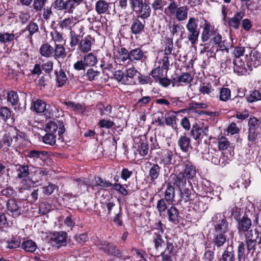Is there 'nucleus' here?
Wrapping results in <instances>:
<instances>
[{"instance_id": "25", "label": "nucleus", "mask_w": 261, "mask_h": 261, "mask_svg": "<svg viewBox=\"0 0 261 261\" xmlns=\"http://www.w3.org/2000/svg\"><path fill=\"white\" fill-rule=\"evenodd\" d=\"M247 250L245 249V244L242 242L238 247L237 257L236 261H256L257 257H253L251 260H247Z\"/></svg>"}, {"instance_id": "27", "label": "nucleus", "mask_w": 261, "mask_h": 261, "mask_svg": "<svg viewBox=\"0 0 261 261\" xmlns=\"http://www.w3.org/2000/svg\"><path fill=\"white\" fill-rule=\"evenodd\" d=\"M63 103L65 106L69 107L72 111L76 112L84 113L86 110V107L85 103H75L71 101H65Z\"/></svg>"}, {"instance_id": "54", "label": "nucleus", "mask_w": 261, "mask_h": 261, "mask_svg": "<svg viewBox=\"0 0 261 261\" xmlns=\"http://www.w3.org/2000/svg\"><path fill=\"white\" fill-rule=\"evenodd\" d=\"M17 172L18 177L19 178H23L27 176L30 173L28 165H20L17 169Z\"/></svg>"}, {"instance_id": "26", "label": "nucleus", "mask_w": 261, "mask_h": 261, "mask_svg": "<svg viewBox=\"0 0 261 261\" xmlns=\"http://www.w3.org/2000/svg\"><path fill=\"white\" fill-rule=\"evenodd\" d=\"M7 206L8 211L12 213L14 217H18L20 215V208L15 199L8 200Z\"/></svg>"}, {"instance_id": "5", "label": "nucleus", "mask_w": 261, "mask_h": 261, "mask_svg": "<svg viewBox=\"0 0 261 261\" xmlns=\"http://www.w3.org/2000/svg\"><path fill=\"white\" fill-rule=\"evenodd\" d=\"M99 249L102 250L108 255L120 257L121 252L117 247L109 242L105 241H100L98 244Z\"/></svg>"}, {"instance_id": "39", "label": "nucleus", "mask_w": 261, "mask_h": 261, "mask_svg": "<svg viewBox=\"0 0 261 261\" xmlns=\"http://www.w3.org/2000/svg\"><path fill=\"white\" fill-rule=\"evenodd\" d=\"M230 142L228 139L223 136H219L218 138V148L220 151L227 149L230 147Z\"/></svg>"}, {"instance_id": "63", "label": "nucleus", "mask_w": 261, "mask_h": 261, "mask_svg": "<svg viewBox=\"0 0 261 261\" xmlns=\"http://www.w3.org/2000/svg\"><path fill=\"white\" fill-rule=\"evenodd\" d=\"M54 63L53 61H48L42 64L41 65L42 70H43L46 74L50 75L53 70Z\"/></svg>"}, {"instance_id": "33", "label": "nucleus", "mask_w": 261, "mask_h": 261, "mask_svg": "<svg viewBox=\"0 0 261 261\" xmlns=\"http://www.w3.org/2000/svg\"><path fill=\"white\" fill-rule=\"evenodd\" d=\"M75 23L73 21V17H69L60 21L58 25L61 30H71L72 27H73Z\"/></svg>"}, {"instance_id": "13", "label": "nucleus", "mask_w": 261, "mask_h": 261, "mask_svg": "<svg viewBox=\"0 0 261 261\" xmlns=\"http://www.w3.org/2000/svg\"><path fill=\"white\" fill-rule=\"evenodd\" d=\"M13 139L16 141L18 140L17 134L12 137L10 133H6L3 135V138L0 140V150L2 148L4 151L8 150L9 147L12 145Z\"/></svg>"}, {"instance_id": "32", "label": "nucleus", "mask_w": 261, "mask_h": 261, "mask_svg": "<svg viewBox=\"0 0 261 261\" xmlns=\"http://www.w3.org/2000/svg\"><path fill=\"white\" fill-rule=\"evenodd\" d=\"M53 55L54 58L56 60L65 57L66 53L64 46L60 44L55 43Z\"/></svg>"}, {"instance_id": "53", "label": "nucleus", "mask_w": 261, "mask_h": 261, "mask_svg": "<svg viewBox=\"0 0 261 261\" xmlns=\"http://www.w3.org/2000/svg\"><path fill=\"white\" fill-rule=\"evenodd\" d=\"M139 75L138 76V80L139 84L140 85L150 84L151 85L153 83V80L150 77V75H145L138 72Z\"/></svg>"}, {"instance_id": "42", "label": "nucleus", "mask_w": 261, "mask_h": 261, "mask_svg": "<svg viewBox=\"0 0 261 261\" xmlns=\"http://www.w3.org/2000/svg\"><path fill=\"white\" fill-rule=\"evenodd\" d=\"M165 199L168 203H172L175 197L174 188L173 186L168 185L165 193Z\"/></svg>"}, {"instance_id": "14", "label": "nucleus", "mask_w": 261, "mask_h": 261, "mask_svg": "<svg viewBox=\"0 0 261 261\" xmlns=\"http://www.w3.org/2000/svg\"><path fill=\"white\" fill-rule=\"evenodd\" d=\"M205 131H208L207 128L200 127L196 122L194 123L192 125V129L190 132V135L195 140H199L203 138L205 135Z\"/></svg>"}, {"instance_id": "38", "label": "nucleus", "mask_w": 261, "mask_h": 261, "mask_svg": "<svg viewBox=\"0 0 261 261\" xmlns=\"http://www.w3.org/2000/svg\"><path fill=\"white\" fill-rule=\"evenodd\" d=\"M178 5L174 0H170L168 6L164 9V13L170 16L174 15L178 9Z\"/></svg>"}, {"instance_id": "46", "label": "nucleus", "mask_w": 261, "mask_h": 261, "mask_svg": "<svg viewBox=\"0 0 261 261\" xmlns=\"http://www.w3.org/2000/svg\"><path fill=\"white\" fill-rule=\"evenodd\" d=\"M12 111L7 107H2L0 108V119L4 122L11 117Z\"/></svg>"}, {"instance_id": "35", "label": "nucleus", "mask_w": 261, "mask_h": 261, "mask_svg": "<svg viewBox=\"0 0 261 261\" xmlns=\"http://www.w3.org/2000/svg\"><path fill=\"white\" fill-rule=\"evenodd\" d=\"M83 60L85 62L86 67H93L97 63V59L96 56L93 53H88L84 55Z\"/></svg>"}, {"instance_id": "49", "label": "nucleus", "mask_w": 261, "mask_h": 261, "mask_svg": "<svg viewBox=\"0 0 261 261\" xmlns=\"http://www.w3.org/2000/svg\"><path fill=\"white\" fill-rule=\"evenodd\" d=\"M153 240L154 243L155 248L157 250L164 244V241L162 239V234L159 232H154Z\"/></svg>"}, {"instance_id": "30", "label": "nucleus", "mask_w": 261, "mask_h": 261, "mask_svg": "<svg viewBox=\"0 0 261 261\" xmlns=\"http://www.w3.org/2000/svg\"><path fill=\"white\" fill-rule=\"evenodd\" d=\"M39 53L43 57H50L53 56L54 47L48 43H43L39 48Z\"/></svg>"}, {"instance_id": "47", "label": "nucleus", "mask_w": 261, "mask_h": 261, "mask_svg": "<svg viewBox=\"0 0 261 261\" xmlns=\"http://www.w3.org/2000/svg\"><path fill=\"white\" fill-rule=\"evenodd\" d=\"M223 261H233L234 259V251L232 246H228L222 255Z\"/></svg>"}, {"instance_id": "21", "label": "nucleus", "mask_w": 261, "mask_h": 261, "mask_svg": "<svg viewBox=\"0 0 261 261\" xmlns=\"http://www.w3.org/2000/svg\"><path fill=\"white\" fill-rule=\"evenodd\" d=\"M191 139L189 137L186 135H182L179 138L177 144L182 151L188 152L191 148Z\"/></svg>"}, {"instance_id": "51", "label": "nucleus", "mask_w": 261, "mask_h": 261, "mask_svg": "<svg viewBox=\"0 0 261 261\" xmlns=\"http://www.w3.org/2000/svg\"><path fill=\"white\" fill-rule=\"evenodd\" d=\"M43 143L51 146L55 144L56 142V135L50 133H46L42 138Z\"/></svg>"}, {"instance_id": "29", "label": "nucleus", "mask_w": 261, "mask_h": 261, "mask_svg": "<svg viewBox=\"0 0 261 261\" xmlns=\"http://www.w3.org/2000/svg\"><path fill=\"white\" fill-rule=\"evenodd\" d=\"M168 220L173 223L178 222L179 212L174 206H171L167 212Z\"/></svg>"}, {"instance_id": "48", "label": "nucleus", "mask_w": 261, "mask_h": 261, "mask_svg": "<svg viewBox=\"0 0 261 261\" xmlns=\"http://www.w3.org/2000/svg\"><path fill=\"white\" fill-rule=\"evenodd\" d=\"M213 91L214 89L213 88L212 85L210 83H203L200 84L199 87V92H200L201 94H202L203 95H209Z\"/></svg>"}, {"instance_id": "17", "label": "nucleus", "mask_w": 261, "mask_h": 261, "mask_svg": "<svg viewBox=\"0 0 261 261\" xmlns=\"http://www.w3.org/2000/svg\"><path fill=\"white\" fill-rule=\"evenodd\" d=\"M256 244V239L245 240L247 248V260H251L253 257H257V253L255 252V246Z\"/></svg>"}, {"instance_id": "2", "label": "nucleus", "mask_w": 261, "mask_h": 261, "mask_svg": "<svg viewBox=\"0 0 261 261\" xmlns=\"http://www.w3.org/2000/svg\"><path fill=\"white\" fill-rule=\"evenodd\" d=\"M248 146L251 147L257 141L261 131V118L251 115L247 123Z\"/></svg>"}, {"instance_id": "64", "label": "nucleus", "mask_w": 261, "mask_h": 261, "mask_svg": "<svg viewBox=\"0 0 261 261\" xmlns=\"http://www.w3.org/2000/svg\"><path fill=\"white\" fill-rule=\"evenodd\" d=\"M250 112L248 110L245 109L242 112H237L235 117L237 119L243 121L250 117Z\"/></svg>"}, {"instance_id": "45", "label": "nucleus", "mask_w": 261, "mask_h": 261, "mask_svg": "<svg viewBox=\"0 0 261 261\" xmlns=\"http://www.w3.org/2000/svg\"><path fill=\"white\" fill-rule=\"evenodd\" d=\"M148 149V144L146 139H141L139 143L138 149L140 154L142 156L147 154Z\"/></svg>"}, {"instance_id": "61", "label": "nucleus", "mask_w": 261, "mask_h": 261, "mask_svg": "<svg viewBox=\"0 0 261 261\" xmlns=\"http://www.w3.org/2000/svg\"><path fill=\"white\" fill-rule=\"evenodd\" d=\"M57 129V123L54 121H50L46 125L45 131L46 133L55 134Z\"/></svg>"}, {"instance_id": "40", "label": "nucleus", "mask_w": 261, "mask_h": 261, "mask_svg": "<svg viewBox=\"0 0 261 261\" xmlns=\"http://www.w3.org/2000/svg\"><path fill=\"white\" fill-rule=\"evenodd\" d=\"M100 75V71L95 70L92 68L88 69L85 74L87 80L90 82L97 80Z\"/></svg>"}, {"instance_id": "20", "label": "nucleus", "mask_w": 261, "mask_h": 261, "mask_svg": "<svg viewBox=\"0 0 261 261\" xmlns=\"http://www.w3.org/2000/svg\"><path fill=\"white\" fill-rule=\"evenodd\" d=\"M46 103L41 99L32 101L31 110L36 113H42L46 110Z\"/></svg>"}, {"instance_id": "57", "label": "nucleus", "mask_w": 261, "mask_h": 261, "mask_svg": "<svg viewBox=\"0 0 261 261\" xmlns=\"http://www.w3.org/2000/svg\"><path fill=\"white\" fill-rule=\"evenodd\" d=\"M226 242V237L223 233H217L215 237V245L218 247H221Z\"/></svg>"}, {"instance_id": "15", "label": "nucleus", "mask_w": 261, "mask_h": 261, "mask_svg": "<svg viewBox=\"0 0 261 261\" xmlns=\"http://www.w3.org/2000/svg\"><path fill=\"white\" fill-rule=\"evenodd\" d=\"M246 101L252 103L261 100V86L257 88H254L249 91L248 94L246 96Z\"/></svg>"}, {"instance_id": "62", "label": "nucleus", "mask_w": 261, "mask_h": 261, "mask_svg": "<svg viewBox=\"0 0 261 261\" xmlns=\"http://www.w3.org/2000/svg\"><path fill=\"white\" fill-rule=\"evenodd\" d=\"M42 11H43V18L45 20H48L53 14L54 8L51 5L50 6L45 7V6Z\"/></svg>"}, {"instance_id": "4", "label": "nucleus", "mask_w": 261, "mask_h": 261, "mask_svg": "<svg viewBox=\"0 0 261 261\" xmlns=\"http://www.w3.org/2000/svg\"><path fill=\"white\" fill-rule=\"evenodd\" d=\"M27 157L37 163H49L51 161V158L47 152L43 151L30 150Z\"/></svg>"}, {"instance_id": "41", "label": "nucleus", "mask_w": 261, "mask_h": 261, "mask_svg": "<svg viewBox=\"0 0 261 261\" xmlns=\"http://www.w3.org/2000/svg\"><path fill=\"white\" fill-rule=\"evenodd\" d=\"M164 43L165 49L164 50V55H170L172 54V50L175 49L173 46V39L170 37H166Z\"/></svg>"}, {"instance_id": "19", "label": "nucleus", "mask_w": 261, "mask_h": 261, "mask_svg": "<svg viewBox=\"0 0 261 261\" xmlns=\"http://www.w3.org/2000/svg\"><path fill=\"white\" fill-rule=\"evenodd\" d=\"M91 37L87 35L82 38L79 43L77 49L83 53H87L91 50L92 43L91 42Z\"/></svg>"}, {"instance_id": "28", "label": "nucleus", "mask_w": 261, "mask_h": 261, "mask_svg": "<svg viewBox=\"0 0 261 261\" xmlns=\"http://www.w3.org/2000/svg\"><path fill=\"white\" fill-rule=\"evenodd\" d=\"M215 229L216 232L219 233L224 234L228 231V224L224 217L215 225Z\"/></svg>"}, {"instance_id": "10", "label": "nucleus", "mask_w": 261, "mask_h": 261, "mask_svg": "<svg viewBox=\"0 0 261 261\" xmlns=\"http://www.w3.org/2000/svg\"><path fill=\"white\" fill-rule=\"evenodd\" d=\"M145 27V23L141 22L139 17H134L132 19L130 28V32L136 36L140 35L144 31Z\"/></svg>"}, {"instance_id": "58", "label": "nucleus", "mask_w": 261, "mask_h": 261, "mask_svg": "<svg viewBox=\"0 0 261 261\" xmlns=\"http://www.w3.org/2000/svg\"><path fill=\"white\" fill-rule=\"evenodd\" d=\"M115 125V123L110 119H102L99 120L98 125L100 128L109 129L112 128Z\"/></svg>"}, {"instance_id": "23", "label": "nucleus", "mask_w": 261, "mask_h": 261, "mask_svg": "<svg viewBox=\"0 0 261 261\" xmlns=\"http://www.w3.org/2000/svg\"><path fill=\"white\" fill-rule=\"evenodd\" d=\"M138 72H139L135 67L126 69L124 72L126 85H135L136 82L134 80V77Z\"/></svg>"}, {"instance_id": "16", "label": "nucleus", "mask_w": 261, "mask_h": 261, "mask_svg": "<svg viewBox=\"0 0 261 261\" xmlns=\"http://www.w3.org/2000/svg\"><path fill=\"white\" fill-rule=\"evenodd\" d=\"M55 81L58 88L63 87L65 85L68 80L64 70L61 68L59 70H55Z\"/></svg>"}, {"instance_id": "7", "label": "nucleus", "mask_w": 261, "mask_h": 261, "mask_svg": "<svg viewBox=\"0 0 261 261\" xmlns=\"http://www.w3.org/2000/svg\"><path fill=\"white\" fill-rule=\"evenodd\" d=\"M261 65V54L256 50H252L247 62L249 71H251L253 68Z\"/></svg>"}, {"instance_id": "37", "label": "nucleus", "mask_w": 261, "mask_h": 261, "mask_svg": "<svg viewBox=\"0 0 261 261\" xmlns=\"http://www.w3.org/2000/svg\"><path fill=\"white\" fill-rule=\"evenodd\" d=\"M129 55V60L131 61L141 60L144 56V53L140 48L130 50Z\"/></svg>"}, {"instance_id": "24", "label": "nucleus", "mask_w": 261, "mask_h": 261, "mask_svg": "<svg viewBox=\"0 0 261 261\" xmlns=\"http://www.w3.org/2000/svg\"><path fill=\"white\" fill-rule=\"evenodd\" d=\"M29 31V34L27 38L29 39L31 42L33 41V35L39 32V27L37 23L34 21H31L25 29L22 30V33L25 31Z\"/></svg>"}, {"instance_id": "59", "label": "nucleus", "mask_w": 261, "mask_h": 261, "mask_svg": "<svg viewBox=\"0 0 261 261\" xmlns=\"http://www.w3.org/2000/svg\"><path fill=\"white\" fill-rule=\"evenodd\" d=\"M163 71L164 70L161 68L160 66H158L154 69H153L149 75L150 76L151 75V76L156 81H158V80L162 77L163 76Z\"/></svg>"}, {"instance_id": "11", "label": "nucleus", "mask_w": 261, "mask_h": 261, "mask_svg": "<svg viewBox=\"0 0 261 261\" xmlns=\"http://www.w3.org/2000/svg\"><path fill=\"white\" fill-rule=\"evenodd\" d=\"M135 13L138 15V17L144 20L149 17L151 13L149 2L144 1L143 5L140 7Z\"/></svg>"}, {"instance_id": "55", "label": "nucleus", "mask_w": 261, "mask_h": 261, "mask_svg": "<svg viewBox=\"0 0 261 261\" xmlns=\"http://www.w3.org/2000/svg\"><path fill=\"white\" fill-rule=\"evenodd\" d=\"M113 77L118 82L126 85L124 72L118 70L114 72Z\"/></svg>"}, {"instance_id": "6", "label": "nucleus", "mask_w": 261, "mask_h": 261, "mask_svg": "<svg viewBox=\"0 0 261 261\" xmlns=\"http://www.w3.org/2000/svg\"><path fill=\"white\" fill-rule=\"evenodd\" d=\"M51 5L55 13L66 10L70 12L73 10V6L69 0H55Z\"/></svg>"}, {"instance_id": "52", "label": "nucleus", "mask_w": 261, "mask_h": 261, "mask_svg": "<svg viewBox=\"0 0 261 261\" xmlns=\"http://www.w3.org/2000/svg\"><path fill=\"white\" fill-rule=\"evenodd\" d=\"M15 35L13 33H9L8 32L0 33V42L1 43L5 44L6 43H10L14 40Z\"/></svg>"}, {"instance_id": "12", "label": "nucleus", "mask_w": 261, "mask_h": 261, "mask_svg": "<svg viewBox=\"0 0 261 261\" xmlns=\"http://www.w3.org/2000/svg\"><path fill=\"white\" fill-rule=\"evenodd\" d=\"M244 16V12L238 11L232 17H227V23L230 28L235 30L239 29L241 21Z\"/></svg>"}, {"instance_id": "36", "label": "nucleus", "mask_w": 261, "mask_h": 261, "mask_svg": "<svg viewBox=\"0 0 261 261\" xmlns=\"http://www.w3.org/2000/svg\"><path fill=\"white\" fill-rule=\"evenodd\" d=\"M6 99L7 102L10 103L13 106H17L19 101L17 92L13 90L7 91Z\"/></svg>"}, {"instance_id": "56", "label": "nucleus", "mask_w": 261, "mask_h": 261, "mask_svg": "<svg viewBox=\"0 0 261 261\" xmlns=\"http://www.w3.org/2000/svg\"><path fill=\"white\" fill-rule=\"evenodd\" d=\"M185 173L189 178H192L196 173L195 166L192 164H187L185 169Z\"/></svg>"}, {"instance_id": "3", "label": "nucleus", "mask_w": 261, "mask_h": 261, "mask_svg": "<svg viewBox=\"0 0 261 261\" xmlns=\"http://www.w3.org/2000/svg\"><path fill=\"white\" fill-rule=\"evenodd\" d=\"M198 18L190 17L186 25L188 31V40L192 45L197 43L200 35V28L198 27Z\"/></svg>"}, {"instance_id": "60", "label": "nucleus", "mask_w": 261, "mask_h": 261, "mask_svg": "<svg viewBox=\"0 0 261 261\" xmlns=\"http://www.w3.org/2000/svg\"><path fill=\"white\" fill-rule=\"evenodd\" d=\"M166 202V199L161 198L157 202L156 208L161 216L167 209Z\"/></svg>"}, {"instance_id": "8", "label": "nucleus", "mask_w": 261, "mask_h": 261, "mask_svg": "<svg viewBox=\"0 0 261 261\" xmlns=\"http://www.w3.org/2000/svg\"><path fill=\"white\" fill-rule=\"evenodd\" d=\"M233 71L239 76L249 74L248 68L245 66V63L241 59H234L233 61Z\"/></svg>"}, {"instance_id": "1", "label": "nucleus", "mask_w": 261, "mask_h": 261, "mask_svg": "<svg viewBox=\"0 0 261 261\" xmlns=\"http://www.w3.org/2000/svg\"><path fill=\"white\" fill-rule=\"evenodd\" d=\"M204 25L201 34V39L202 43L203 49L200 54L210 53L216 55V53L221 51L222 53H229V49L232 47V44L227 40H223L218 29L215 28L214 25L206 19H204Z\"/></svg>"}, {"instance_id": "22", "label": "nucleus", "mask_w": 261, "mask_h": 261, "mask_svg": "<svg viewBox=\"0 0 261 261\" xmlns=\"http://www.w3.org/2000/svg\"><path fill=\"white\" fill-rule=\"evenodd\" d=\"M110 4L106 0H98L95 5V10L99 15L107 13L109 10Z\"/></svg>"}, {"instance_id": "31", "label": "nucleus", "mask_w": 261, "mask_h": 261, "mask_svg": "<svg viewBox=\"0 0 261 261\" xmlns=\"http://www.w3.org/2000/svg\"><path fill=\"white\" fill-rule=\"evenodd\" d=\"M70 38V46L72 49V50L75 49V47L78 45L81 41L83 36L80 34H77L74 31H71L69 34Z\"/></svg>"}, {"instance_id": "44", "label": "nucleus", "mask_w": 261, "mask_h": 261, "mask_svg": "<svg viewBox=\"0 0 261 261\" xmlns=\"http://www.w3.org/2000/svg\"><path fill=\"white\" fill-rule=\"evenodd\" d=\"M21 247L25 251L30 252H34L37 248L36 243L32 240L23 242L21 244Z\"/></svg>"}, {"instance_id": "34", "label": "nucleus", "mask_w": 261, "mask_h": 261, "mask_svg": "<svg viewBox=\"0 0 261 261\" xmlns=\"http://www.w3.org/2000/svg\"><path fill=\"white\" fill-rule=\"evenodd\" d=\"M188 7L184 6L178 7L174 15L177 20L181 21L187 19L188 17Z\"/></svg>"}, {"instance_id": "18", "label": "nucleus", "mask_w": 261, "mask_h": 261, "mask_svg": "<svg viewBox=\"0 0 261 261\" xmlns=\"http://www.w3.org/2000/svg\"><path fill=\"white\" fill-rule=\"evenodd\" d=\"M52 239L56 243L57 247L59 248L66 245L67 234L64 231L56 232L54 234Z\"/></svg>"}, {"instance_id": "9", "label": "nucleus", "mask_w": 261, "mask_h": 261, "mask_svg": "<svg viewBox=\"0 0 261 261\" xmlns=\"http://www.w3.org/2000/svg\"><path fill=\"white\" fill-rule=\"evenodd\" d=\"M234 219L238 221V229L239 232H245L247 231L252 225L251 220L250 218L243 216L241 219H239L238 216L234 214Z\"/></svg>"}, {"instance_id": "43", "label": "nucleus", "mask_w": 261, "mask_h": 261, "mask_svg": "<svg viewBox=\"0 0 261 261\" xmlns=\"http://www.w3.org/2000/svg\"><path fill=\"white\" fill-rule=\"evenodd\" d=\"M231 97V91L229 88L222 87L220 90L219 100L222 101H227Z\"/></svg>"}, {"instance_id": "50", "label": "nucleus", "mask_w": 261, "mask_h": 261, "mask_svg": "<svg viewBox=\"0 0 261 261\" xmlns=\"http://www.w3.org/2000/svg\"><path fill=\"white\" fill-rule=\"evenodd\" d=\"M48 0H33V8L36 12H40L44 8Z\"/></svg>"}]
</instances>
